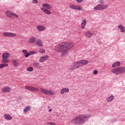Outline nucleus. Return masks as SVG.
<instances>
[{
	"mask_svg": "<svg viewBox=\"0 0 125 125\" xmlns=\"http://www.w3.org/2000/svg\"><path fill=\"white\" fill-rule=\"evenodd\" d=\"M11 90V88H10V87L6 86L2 89V92H3L4 93H6V92H9Z\"/></svg>",
	"mask_w": 125,
	"mask_h": 125,
	"instance_id": "nucleus-11",
	"label": "nucleus"
},
{
	"mask_svg": "<svg viewBox=\"0 0 125 125\" xmlns=\"http://www.w3.org/2000/svg\"><path fill=\"white\" fill-rule=\"evenodd\" d=\"M2 62L3 63H8V59L7 58H2Z\"/></svg>",
	"mask_w": 125,
	"mask_h": 125,
	"instance_id": "nucleus-30",
	"label": "nucleus"
},
{
	"mask_svg": "<svg viewBox=\"0 0 125 125\" xmlns=\"http://www.w3.org/2000/svg\"><path fill=\"white\" fill-rule=\"evenodd\" d=\"M75 69H76V67H75L74 63L71 65L69 68V71H74Z\"/></svg>",
	"mask_w": 125,
	"mask_h": 125,
	"instance_id": "nucleus-28",
	"label": "nucleus"
},
{
	"mask_svg": "<svg viewBox=\"0 0 125 125\" xmlns=\"http://www.w3.org/2000/svg\"><path fill=\"white\" fill-rule=\"evenodd\" d=\"M115 122H117V119H116V120H115Z\"/></svg>",
	"mask_w": 125,
	"mask_h": 125,
	"instance_id": "nucleus-47",
	"label": "nucleus"
},
{
	"mask_svg": "<svg viewBox=\"0 0 125 125\" xmlns=\"http://www.w3.org/2000/svg\"><path fill=\"white\" fill-rule=\"evenodd\" d=\"M37 52L36 51H30L29 52V55H33V54H36Z\"/></svg>",
	"mask_w": 125,
	"mask_h": 125,
	"instance_id": "nucleus-32",
	"label": "nucleus"
},
{
	"mask_svg": "<svg viewBox=\"0 0 125 125\" xmlns=\"http://www.w3.org/2000/svg\"><path fill=\"white\" fill-rule=\"evenodd\" d=\"M74 65V66L75 67V69H77L78 68H80V67H82V64L81 63V62L78 61L74 63H73Z\"/></svg>",
	"mask_w": 125,
	"mask_h": 125,
	"instance_id": "nucleus-13",
	"label": "nucleus"
},
{
	"mask_svg": "<svg viewBox=\"0 0 125 125\" xmlns=\"http://www.w3.org/2000/svg\"><path fill=\"white\" fill-rule=\"evenodd\" d=\"M82 25L81 26L82 29H83V30L86 25V20L85 19L83 20L82 22Z\"/></svg>",
	"mask_w": 125,
	"mask_h": 125,
	"instance_id": "nucleus-14",
	"label": "nucleus"
},
{
	"mask_svg": "<svg viewBox=\"0 0 125 125\" xmlns=\"http://www.w3.org/2000/svg\"><path fill=\"white\" fill-rule=\"evenodd\" d=\"M48 58V55H45L44 56H42L40 58L39 60V62H41V63H42V62H44L46 59Z\"/></svg>",
	"mask_w": 125,
	"mask_h": 125,
	"instance_id": "nucleus-10",
	"label": "nucleus"
},
{
	"mask_svg": "<svg viewBox=\"0 0 125 125\" xmlns=\"http://www.w3.org/2000/svg\"><path fill=\"white\" fill-rule=\"evenodd\" d=\"M2 68H3V63L0 64V69H1Z\"/></svg>",
	"mask_w": 125,
	"mask_h": 125,
	"instance_id": "nucleus-43",
	"label": "nucleus"
},
{
	"mask_svg": "<svg viewBox=\"0 0 125 125\" xmlns=\"http://www.w3.org/2000/svg\"><path fill=\"white\" fill-rule=\"evenodd\" d=\"M27 71H28V72H32V71H34V68H33L32 67H28L27 68Z\"/></svg>",
	"mask_w": 125,
	"mask_h": 125,
	"instance_id": "nucleus-31",
	"label": "nucleus"
},
{
	"mask_svg": "<svg viewBox=\"0 0 125 125\" xmlns=\"http://www.w3.org/2000/svg\"><path fill=\"white\" fill-rule=\"evenodd\" d=\"M64 93H65V91H64V88H62L61 90V94H64Z\"/></svg>",
	"mask_w": 125,
	"mask_h": 125,
	"instance_id": "nucleus-35",
	"label": "nucleus"
},
{
	"mask_svg": "<svg viewBox=\"0 0 125 125\" xmlns=\"http://www.w3.org/2000/svg\"><path fill=\"white\" fill-rule=\"evenodd\" d=\"M117 66H121V62H115L112 64V68H115Z\"/></svg>",
	"mask_w": 125,
	"mask_h": 125,
	"instance_id": "nucleus-22",
	"label": "nucleus"
},
{
	"mask_svg": "<svg viewBox=\"0 0 125 125\" xmlns=\"http://www.w3.org/2000/svg\"><path fill=\"white\" fill-rule=\"evenodd\" d=\"M5 118L6 120H12V116L9 114H5Z\"/></svg>",
	"mask_w": 125,
	"mask_h": 125,
	"instance_id": "nucleus-25",
	"label": "nucleus"
},
{
	"mask_svg": "<svg viewBox=\"0 0 125 125\" xmlns=\"http://www.w3.org/2000/svg\"><path fill=\"white\" fill-rule=\"evenodd\" d=\"M36 41H37V38L36 37H31L29 39V42L30 43H34Z\"/></svg>",
	"mask_w": 125,
	"mask_h": 125,
	"instance_id": "nucleus-18",
	"label": "nucleus"
},
{
	"mask_svg": "<svg viewBox=\"0 0 125 125\" xmlns=\"http://www.w3.org/2000/svg\"><path fill=\"white\" fill-rule=\"evenodd\" d=\"M121 31L122 32V33H125V27H124V26L122 27L121 28Z\"/></svg>",
	"mask_w": 125,
	"mask_h": 125,
	"instance_id": "nucleus-33",
	"label": "nucleus"
},
{
	"mask_svg": "<svg viewBox=\"0 0 125 125\" xmlns=\"http://www.w3.org/2000/svg\"><path fill=\"white\" fill-rule=\"evenodd\" d=\"M74 43L71 42H66L56 46V49L58 52H61V56L64 57L69 54V50L73 48Z\"/></svg>",
	"mask_w": 125,
	"mask_h": 125,
	"instance_id": "nucleus-1",
	"label": "nucleus"
},
{
	"mask_svg": "<svg viewBox=\"0 0 125 125\" xmlns=\"http://www.w3.org/2000/svg\"><path fill=\"white\" fill-rule=\"evenodd\" d=\"M99 1L100 3H105V1H104V0H99Z\"/></svg>",
	"mask_w": 125,
	"mask_h": 125,
	"instance_id": "nucleus-38",
	"label": "nucleus"
},
{
	"mask_svg": "<svg viewBox=\"0 0 125 125\" xmlns=\"http://www.w3.org/2000/svg\"><path fill=\"white\" fill-rule=\"evenodd\" d=\"M8 66V64L7 63H3V68H4V67H7Z\"/></svg>",
	"mask_w": 125,
	"mask_h": 125,
	"instance_id": "nucleus-37",
	"label": "nucleus"
},
{
	"mask_svg": "<svg viewBox=\"0 0 125 125\" xmlns=\"http://www.w3.org/2000/svg\"><path fill=\"white\" fill-rule=\"evenodd\" d=\"M10 55L9 53H4L2 55V58H7V57H9Z\"/></svg>",
	"mask_w": 125,
	"mask_h": 125,
	"instance_id": "nucleus-21",
	"label": "nucleus"
},
{
	"mask_svg": "<svg viewBox=\"0 0 125 125\" xmlns=\"http://www.w3.org/2000/svg\"><path fill=\"white\" fill-rule=\"evenodd\" d=\"M33 3H38V0H33Z\"/></svg>",
	"mask_w": 125,
	"mask_h": 125,
	"instance_id": "nucleus-41",
	"label": "nucleus"
},
{
	"mask_svg": "<svg viewBox=\"0 0 125 125\" xmlns=\"http://www.w3.org/2000/svg\"><path fill=\"white\" fill-rule=\"evenodd\" d=\"M40 52L41 53H44V52H45V50H44L43 49H41L40 50Z\"/></svg>",
	"mask_w": 125,
	"mask_h": 125,
	"instance_id": "nucleus-34",
	"label": "nucleus"
},
{
	"mask_svg": "<svg viewBox=\"0 0 125 125\" xmlns=\"http://www.w3.org/2000/svg\"><path fill=\"white\" fill-rule=\"evenodd\" d=\"M37 45H38V46H42V40H38L37 42H36Z\"/></svg>",
	"mask_w": 125,
	"mask_h": 125,
	"instance_id": "nucleus-26",
	"label": "nucleus"
},
{
	"mask_svg": "<svg viewBox=\"0 0 125 125\" xmlns=\"http://www.w3.org/2000/svg\"><path fill=\"white\" fill-rule=\"evenodd\" d=\"M111 73L115 75H120L125 73V67H117L111 70Z\"/></svg>",
	"mask_w": 125,
	"mask_h": 125,
	"instance_id": "nucleus-3",
	"label": "nucleus"
},
{
	"mask_svg": "<svg viewBox=\"0 0 125 125\" xmlns=\"http://www.w3.org/2000/svg\"><path fill=\"white\" fill-rule=\"evenodd\" d=\"M34 66H35V67H38V68H41L42 66H41V63L39 62H34L33 63Z\"/></svg>",
	"mask_w": 125,
	"mask_h": 125,
	"instance_id": "nucleus-29",
	"label": "nucleus"
},
{
	"mask_svg": "<svg viewBox=\"0 0 125 125\" xmlns=\"http://www.w3.org/2000/svg\"><path fill=\"white\" fill-rule=\"evenodd\" d=\"M12 62L14 67H18V66H19V63L18 62V61H17V60L14 59L12 61Z\"/></svg>",
	"mask_w": 125,
	"mask_h": 125,
	"instance_id": "nucleus-16",
	"label": "nucleus"
},
{
	"mask_svg": "<svg viewBox=\"0 0 125 125\" xmlns=\"http://www.w3.org/2000/svg\"><path fill=\"white\" fill-rule=\"evenodd\" d=\"M5 14L9 18H12V16L16 17V18H18V15L13 12H11V11H7L5 12Z\"/></svg>",
	"mask_w": 125,
	"mask_h": 125,
	"instance_id": "nucleus-6",
	"label": "nucleus"
},
{
	"mask_svg": "<svg viewBox=\"0 0 125 125\" xmlns=\"http://www.w3.org/2000/svg\"><path fill=\"white\" fill-rule=\"evenodd\" d=\"M92 35H93L92 33L89 31H87L85 33V36L87 38H91V37H92Z\"/></svg>",
	"mask_w": 125,
	"mask_h": 125,
	"instance_id": "nucleus-17",
	"label": "nucleus"
},
{
	"mask_svg": "<svg viewBox=\"0 0 125 125\" xmlns=\"http://www.w3.org/2000/svg\"><path fill=\"white\" fill-rule=\"evenodd\" d=\"M22 53H23V54H24L25 57H26V58H28V57H29V56H30V54H29V53H28V52L26 50H23Z\"/></svg>",
	"mask_w": 125,
	"mask_h": 125,
	"instance_id": "nucleus-23",
	"label": "nucleus"
},
{
	"mask_svg": "<svg viewBox=\"0 0 125 125\" xmlns=\"http://www.w3.org/2000/svg\"><path fill=\"white\" fill-rule=\"evenodd\" d=\"M114 99V96L111 95L107 99V102H111Z\"/></svg>",
	"mask_w": 125,
	"mask_h": 125,
	"instance_id": "nucleus-27",
	"label": "nucleus"
},
{
	"mask_svg": "<svg viewBox=\"0 0 125 125\" xmlns=\"http://www.w3.org/2000/svg\"><path fill=\"white\" fill-rule=\"evenodd\" d=\"M3 36L4 37H15L16 34L10 32H4L3 33Z\"/></svg>",
	"mask_w": 125,
	"mask_h": 125,
	"instance_id": "nucleus-9",
	"label": "nucleus"
},
{
	"mask_svg": "<svg viewBox=\"0 0 125 125\" xmlns=\"http://www.w3.org/2000/svg\"><path fill=\"white\" fill-rule=\"evenodd\" d=\"M41 91L42 93L45 94L46 95H54V91L52 90H47L45 88H41Z\"/></svg>",
	"mask_w": 125,
	"mask_h": 125,
	"instance_id": "nucleus-4",
	"label": "nucleus"
},
{
	"mask_svg": "<svg viewBox=\"0 0 125 125\" xmlns=\"http://www.w3.org/2000/svg\"><path fill=\"white\" fill-rule=\"evenodd\" d=\"M51 111H52V109H49V112H51Z\"/></svg>",
	"mask_w": 125,
	"mask_h": 125,
	"instance_id": "nucleus-45",
	"label": "nucleus"
},
{
	"mask_svg": "<svg viewBox=\"0 0 125 125\" xmlns=\"http://www.w3.org/2000/svg\"><path fill=\"white\" fill-rule=\"evenodd\" d=\"M63 90H64V92H69V89L64 88Z\"/></svg>",
	"mask_w": 125,
	"mask_h": 125,
	"instance_id": "nucleus-36",
	"label": "nucleus"
},
{
	"mask_svg": "<svg viewBox=\"0 0 125 125\" xmlns=\"http://www.w3.org/2000/svg\"><path fill=\"white\" fill-rule=\"evenodd\" d=\"M97 73H98L97 70H95L93 71L94 75H97Z\"/></svg>",
	"mask_w": 125,
	"mask_h": 125,
	"instance_id": "nucleus-39",
	"label": "nucleus"
},
{
	"mask_svg": "<svg viewBox=\"0 0 125 125\" xmlns=\"http://www.w3.org/2000/svg\"><path fill=\"white\" fill-rule=\"evenodd\" d=\"M30 110H31V106L28 105L24 108L23 111L24 112V113H27V112H29Z\"/></svg>",
	"mask_w": 125,
	"mask_h": 125,
	"instance_id": "nucleus-24",
	"label": "nucleus"
},
{
	"mask_svg": "<svg viewBox=\"0 0 125 125\" xmlns=\"http://www.w3.org/2000/svg\"><path fill=\"white\" fill-rule=\"evenodd\" d=\"M43 7L46 8V9H50L51 8V6L48 3H44L42 4Z\"/></svg>",
	"mask_w": 125,
	"mask_h": 125,
	"instance_id": "nucleus-20",
	"label": "nucleus"
},
{
	"mask_svg": "<svg viewBox=\"0 0 125 125\" xmlns=\"http://www.w3.org/2000/svg\"><path fill=\"white\" fill-rule=\"evenodd\" d=\"M48 109H50V106H48Z\"/></svg>",
	"mask_w": 125,
	"mask_h": 125,
	"instance_id": "nucleus-46",
	"label": "nucleus"
},
{
	"mask_svg": "<svg viewBox=\"0 0 125 125\" xmlns=\"http://www.w3.org/2000/svg\"><path fill=\"white\" fill-rule=\"evenodd\" d=\"M47 125H56L54 123H49Z\"/></svg>",
	"mask_w": 125,
	"mask_h": 125,
	"instance_id": "nucleus-42",
	"label": "nucleus"
},
{
	"mask_svg": "<svg viewBox=\"0 0 125 125\" xmlns=\"http://www.w3.org/2000/svg\"><path fill=\"white\" fill-rule=\"evenodd\" d=\"M108 5H102V4H98L97 6L94 8V10H102L105 9L106 7H108Z\"/></svg>",
	"mask_w": 125,
	"mask_h": 125,
	"instance_id": "nucleus-5",
	"label": "nucleus"
},
{
	"mask_svg": "<svg viewBox=\"0 0 125 125\" xmlns=\"http://www.w3.org/2000/svg\"><path fill=\"white\" fill-rule=\"evenodd\" d=\"M26 89H27L28 90H32V91H38L39 89L37 88H36L34 86H25Z\"/></svg>",
	"mask_w": 125,
	"mask_h": 125,
	"instance_id": "nucleus-8",
	"label": "nucleus"
},
{
	"mask_svg": "<svg viewBox=\"0 0 125 125\" xmlns=\"http://www.w3.org/2000/svg\"><path fill=\"white\" fill-rule=\"evenodd\" d=\"M41 10H42L44 13L46 14H47L48 15H49L50 14H51V12L47 9L43 8H41Z\"/></svg>",
	"mask_w": 125,
	"mask_h": 125,
	"instance_id": "nucleus-12",
	"label": "nucleus"
},
{
	"mask_svg": "<svg viewBox=\"0 0 125 125\" xmlns=\"http://www.w3.org/2000/svg\"><path fill=\"white\" fill-rule=\"evenodd\" d=\"M37 30H38V31H40L41 32L44 31V30H45V27L42 26V25H38L37 26Z\"/></svg>",
	"mask_w": 125,
	"mask_h": 125,
	"instance_id": "nucleus-15",
	"label": "nucleus"
},
{
	"mask_svg": "<svg viewBox=\"0 0 125 125\" xmlns=\"http://www.w3.org/2000/svg\"><path fill=\"white\" fill-rule=\"evenodd\" d=\"M76 1L78 2V3H81V2L83 1V0H76Z\"/></svg>",
	"mask_w": 125,
	"mask_h": 125,
	"instance_id": "nucleus-40",
	"label": "nucleus"
},
{
	"mask_svg": "<svg viewBox=\"0 0 125 125\" xmlns=\"http://www.w3.org/2000/svg\"><path fill=\"white\" fill-rule=\"evenodd\" d=\"M90 117L88 114L79 115L72 119L70 123L73 125H83L88 121Z\"/></svg>",
	"mask_w": 125,
	"mask_h": 125,
	"instance_id": "nucleus-2",
	"label": "nucleus"
},
{
	"mask_svg": "<svg viewBox=\"0 0 125 125\" xmlns=\"http://www.w3.org/2000/svg\"><path fill=\"white\" fill-rule=\"evenodd\" d=\"M122 27H123V26H122V25H119L118 26L119 29H122Z\"/></svg>",
	"mask_w": 125,
	"mask_h": 125,
	"instance_id": "nucleus-44",
	"label": "nucleus"
},
{
	"mask_svg": "<svg viewBox=\"0 0 125 125\" xmlns=\"http://www.w3.org/2000/svg\"><path fill=\"white\" fill-rule=\"evenodd\" d=\"M81 66H83L84 65H86L87 63H88V61L87 60H82V61H80Z\"/></svg>",
	"mask_w": 125,
	"mask_h": 125,
	"instance_id": "nucleus-19",
	"label": "nucleus"
},
{
	"mask_svg": "<svg viewBox=\"0 0 125 125\" xmlns=\"http://www.w3.org/2000/svg\"><path fill=\"white\" fill-rule=\"evenodd\" d=\"M69 7L71 8V9H75V10H83V8L81 6H76L75 5H69Z\"/></svg>",
	"mask_w": 125,
	"mask_h": 125,
	"instance_id": "nucleus-7",
	"label": "nucleus"
}]
</instances>
